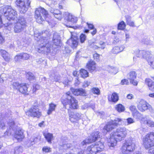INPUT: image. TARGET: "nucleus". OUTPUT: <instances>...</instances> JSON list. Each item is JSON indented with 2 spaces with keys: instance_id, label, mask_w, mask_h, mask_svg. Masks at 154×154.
Instances as JSON below:
<instances>
[{
  "instance_id": "nucleus-1",
  "label": "nucleus",
  "mask_w": 154,
  "mask_h": 154,
  "mask_svg": "<svg viewBox=\"0 0 154 154\" xmlns=\"http://www.w3.org/2000/svg\"><path fill=\"white\" fill-rule=\"evenodd\" d=\"M127 133V129L124 127L119 128L112 132L110 137L107 139L108 145L110 149H112L116 146L117 141L124 140Z\"/></svg>"
},
{
  "instance_id": "nucleus-2",
  "label": "nucleus",
  "mask_w": 154,
  "mask_h": 154,
  "mask_svg": "<svg viewBox=\"0 0 154 154\" xmlns=\"http://www.w3.org/2000/svg\"><path fill=\"white\" fill-rule=\"evenodd\" d=\"M124 122H125V125H128L134 123L135 121L131 118H128L124 120L116 118L114 120H111L108 122L104 127L102 132L104 134H106L107 132L115 128L118 125H122Z\"/></svg>"
},
{
  "instance_id": "nucleus-3",
  "label": "nucleus",
  "mask_w": 154,
  "mask_h": 154,
  "mask_svg": "<svg viewBox=\"0 0 154 154\" xmlns=\"http://www.w3.org/2000/svg\"><path fill=\"white\" fill-rule=\"evenodd\" d=\"M8 124L9 128H7L5 133V135H13L18 141H21L23 138L24 136L21 130H17V126L15 122V119L12 118L11 119H9L8 121Z\"/></svg>"
},
{
  "instance_id": "nucleus-4",
  "label": "nucleus",
  "mask_w": 154,
  "mask_h": 154,
  "mask_svg": "<svg viewBox=\"0 0 154 154\" xmlns=\"http://www.w3.org/2000/svg\"><path fill=\"white\" fill-rule=\"evenodd\" d=\"M47 31L45 32L42 33V37L39 35L38 36V38L40 39L38 41V51L39 53H48L50 51V48L51 46L49 45V42L48 41V37L50 35L49 34L47 35V37H45L44 35L47 33ZM38 38V37H37Z\"/></svg>"
},
{
  "instance_id": "nucleus-5",
  "label": "nucleus",
  "mask_w": 154,
  "mask_h": 154,
  "mask_svg": "<svg viewBox=\"0 0 154 154\" xmlns=\"http://www.w3.org/2000/svg\"><path fill=\"white\" fill-rule=\"evenodd\" d=\"M61 101L65 109H66L67 105H69V108L71 109H76L78 107L77 100L72 96L69 92L65 94V98H62Z\"/></svg>"
},
{
  "instance_id": "nucleus-6",
  "label": "nucleus",
  "mask_w": 154,
  "mask_h": 154,
  "mask_svg": "<svg viewBox=\"0 0 154 154\" xmlns=\"http://www.w3.org/2000/svg\"><path fill=\"white\" fill-rule=\"evenodd\" d=\"M1 12L6 17L7 19L9 21L13 20L17 21L18 20L17 12L12 8L9 5H5L1 9Z\"/></svg>"
},
{
  "instance_id": "nucleus-7",
  "label": "nucleus",
  "mask_w": 154,
  "mask_h": 154,
  "mask_svg": "<svg viewBox=\"0 0 154 154\" xmlns=\"http://www.w3.org/2000/svg\"><path fill=\"white\" fill-rule=\"evenodd\" d=\"M49 16L48 11L44 8L40 7L36 9L35 17L36 21L38 23H41L45 19L47 20V18Z\"/></svg>"
},
{
  "instance_id": "nucleus-8",
  "label": "nucleus",
  "mask_w": 154,
  "mask_h": 154,
  "mask_svg": "<svg viewBox=\"0 0 154 154\" xmlns=\"http://www.w3.org/2000/svg\"><path fill=\"white\" fill-rule=\"evenodd\" d=\"M104 147L103 143L99 141L88 146L86 151L88 154H96L97 152L102 151Z\"/></svg>"
},
{
  "instance_id": "nucleus-9",
  "label": "nucleus",
  "mask_w": 154,
  "mask_h": 154,
  "mask_svg": "<svg viewBox=\"0 0 154 154\" xmlns=\"http://www.w3.org/2000/svg\"><path fill=\"white\" fill-rule=\"evenodd\" d=\"M17 23L15 24L14 32L15 33H19L23 31L26 26V22L22 16H20L17 21Z\"/></svg>"
},
{
  "instance_id": "nucleus-10",
  "label": "nucleus",
  "mask_w": 154,
  "mask_h": 154,
  "mask_svg": "<svg viewBox=\"0 0 154 154\" xmlns=\"http://www.w3.org/2000/svg\"><path fill=\"white\" fill-rule=\"evenodd\" d=\"M16 3L19 7L20 13L24 14L28 9L30 1L29 0H17Z\"/></svg>"
},
{
  "instance_id": "nucleus-11",
  "label": "nucleus",
  "mask_w": 154,
  "mask_h": 154,
  "mask_svg": "<svg viewBox=\"0 0 154 154\" xmlns=\"http://www.w3.org/2000/svg\"><path fill=\"white\" fill-rule=\"evenodd\" d=\"M143 144L146 149L154 146V133L151 132L146 135L143 139Z\"/></svg>"
},
{
  "instance_id": "nucleus-12",
  "label": "nucleus",
  "mask_w": 154,
  "mask_h": 154,
  "mask_svg": "<svg viewBox=\"0 0 154 154\" xmlns=\"http://www.w3.org/2000/svg\"><path fill=\"white\" fill-rule=\"evenodd\" d=\"M13 88L17 89L20 92L23 94H28V85L25 83H19L17 82H14L12 84Z\"/></svg>"
},
{
  "instance_id": "nucleus-13",
  "label": "nucleus",
  "mask_w": 154,
  "mask_h": 154,
  "mask_svg": "<svg viewBox=\"0 0 154 154\" xmlns=\"http://www.w3.org/2000/svg\"><path fill=\"white\" fill-rule=\"evenodd\" d=\"M137 107L138 109L141 112H143L148 109L151 112H153V110L151 106L143 100H141L138 103Z\"/></svg>"
},
{
  "instance_id": "nucleus-14",
  "label": "nucleus",
  "mask_w": 154,
  "mask_h": 154,
  "mask_svg": "<svg viewBox=\"0 0 154 154\" xmlns=\"http://www.w3.org/2000/svg\"><path fill=\"white\" fill-rule=\"evenodd\" d=\"M69 119L72 122H74L82 119L83 121L87 118L86 116L82 115L80 113L75 112H69Z\"/></svg>"
},
{
  "instance_id": "nucleus-15",
  "label": "nucleus",
  "mask_w": 154,
  "mask_h": 154,
  "mask_svg": "<svg viewBox=\"0 0 154 154\" xmlns=\"http://www.w3.org/2000/svg\"><path fill=\"white\" fill-rule=\"evenodd\" d=\"M26 114L29 116L37 118H39L42 115L41 112L37 106H32L26 112Z\"/></svg>"
},
{
  "instance_id": "nucleus-16",
  "label": "nucleus",
  "mask_w": 154,
  "mask_h": 154,
  "mask_svg": "<svg viewBox=\"0 0 154 154\" xmlns=\"http://www.w3.org/2000/svg\"><path fill=\"white\" fill-rule=\"evenodd\" d=\"M100 134H101L98 131H95L91 134L90 136L88 139L83 140L81 143L82 145L84 146L87 143L95 141L98 138L100 137Z\"/></svg>"
},
{
  "instance_id": "nucleus-17",
  "label": "nucleus",
  "mask_w": 154,
  "mask_h": 154,
  "mask_svg": "<svg viewBox=\"0 0 154 154\" xmlns=\"http://www.w3.org/2000/svg\"><path fill=\"white\" fill-rule=\"evenodd\" d=\"M63 17L64 20L68 22L74 23H76L78 21V18L77 17L68 12H64Z\"/></svg>"
},
{
  "instance_id": "nucleus-18",
  "label": "nucleus",
  "mask_w": 154,
  "mask_h": 154,
  "mask_svg": "<svg viewBox=\"0 0 154 154\" xmlns=\"http://www.w3.org/2000/svg\"><path fill=\"white\" fill-rule=\"evenodd\" d=\"M136 54L138 57L143 58L146 60L149 56L152 57V54L149 51H146L144 50H140L138 49L136 50Z\"/></svg>"
},
{
  "instance_id": "nucleus-19",
  "label": "nucleus",
  "mask_w": 154,
  "mask_h": 154,
  "mask_svg": "<svg viewBox=\"0 0 154 154\" xmlns=\"http://www.w3.org/2000/svg\"><path fill=\"white\" fill-rule=\"evenodd\" d=\"M78 38L76 35L74 36L72 33L71 38L67 41V43L72 48H75L77 47L78 44Z\"/></svg>"
},
{
  "instance_id": "nucleus-20",
  "label": "nucleus",
  "mask_w": 154,
  "mask_h": 154,
  "mask_svg": "<svg viewBox=\"0 0 154 154\" xmlns=\"http://www.w3.org/2000/svg\"><path fill=\"white\" fill-rule=\"evenodd\" d=\"M49 11L53 15L59 20H61L63 18L61 12L59 10L53 8L49 9Z\"/></svg>"
},
{
  "instance_id": "nucleus-21",
  "label": "nucleus",
  "mask_w": 154,
  "mask_h": 154,
  "mask_svg": "<svg viewBox=\"0 0 154 154\" xmlns=\"http://www.w3.org/2000/svg\"><path fill=\"white\" fill-rule=\"evenodd\" d=\"M52 42L53 44L52 46L54 48H56V47H55V46H60L61 44V40L60 39V35L56 32H55L54 33Z\"/></svg>"
},
{
  "instance_id": "nucleus-22",
  "label": "nucleus",
  "mask_w": 154,
  "mask_h": 154,
  "mask_svg": "<svg viewBox=\"0 0 154 154\" xmlns=\"http://www.w3.org/2000/svg\"><path fill=\"white\" fill-rule=\"evenodd\" d=\"M137 74L134 71L131 72L128 76V79L130 80V82L134 85H137V82L135 80L136 78Z\"/></svg>"
},
{
  "instance_id": "nucleus-23",
  "label": "nucleus",
  "mask_w": 154,
  "mask_h": 154,
  "mask_svg": "<svg viewBox=\"0 0 154 154\" xmlns=\"http://www.w3.org/2000/svg\"><path fill=\"white\" fill-rule=\"evenodd\" d=\"M141 122L144 124L146 125L149 127H154V122L149 119L147 116L144 117L141 119Z\"/></svg>"
},
{
  "instance_id": "nucleus-24",
  "label": "nucleus",
  "mask_w": 154,
  "mask_h": 154,
  "mask_svg": "<svg viewBox=\"0 0 154 154\" xmlns=\"http://www.w3.org/2000/svg\"><path fill=\"white\" fill-rule=\"evenodd\" d=\"M9 117L8 114L4 115V114L2 113L1 118L0 119V128L2 130H4L7 128V126L5 123V120L4 119H5L6 118Z\"/></svg>"
},
{
  "instance_id": "nucleus-25",
  "label": "nucleus",
  "mask_w": 154,
  "mask_h": 154,
  "mask_svg": "<svg viewBox=\"0 0 154 154\" xmlns=\"http://www.w3.org/2000/svg\"><path fill=\"white\" fill-rule=\"evenodd\" d=\"M71 90L73 94L76 96L80 95L84 96H85L86 94L85 90L82 88L75 89L73 88H71Z\"/></svg>"
},
{
  "instance_id": "nucleus-26",
  "label": "nucleus",
  "mask_w": 154,
  "mask_h": 154,
  "mask_svg": "<svg viewBox=\"0 0 154 154\" xmlns=\"http://www.w3.org/2000/svg\"><path fill=\"white\" fill-rule=\"evenodd\" d=\"M125 48L124 46H115L111 50V52L113 54H117L122 51Z\"/></svg>"
},
{
  "instance_id": "nucleus-27",
  "label": "nucleus",
  "mask_w": 154,
  "mask_h": 154,
  "mask_svg": "<svg viewBox=\"0 0 154 154\" xmlns=\"http://www.w3.org/2000/svg\"><path fill=\"white\" fill-rule=\"evenodd\" d=\"M145 81L149 89L152 91H154V82L149 78L146 79Z\"/></svg>"
},
{
  "instance_id": "nucleus-28",
  "label": "nucleus",
  "mask_w": 154,
  "mask_h": 154,
  "mask_svg": "<svg viewBox=\"0 0 154 154\" xmlns=\"http://www.w3.org/2000/svg\"><path fill=\"white\" fill-rule=\"evenodd\" d=\"M0 54L6 61H9L10 59L9 55L7 51L4 50H0Z\"/></svg>"
},
{
  "instance_id": "nucleus-29",
  "label": "nucleus",
  "mask_w": 154,
  "mask_h": 154,
  "mask_svg": "<svg viewBox=\"0 0 154 154\" xmlns=\"http://www.w3.org/2000/svg\"><path fill=\"white\" fill-rule=\"evenodd\" d=\"M87 67L91 72L94 70L96 68V64L94 61L91 60L87 63Z\"/></svg>"
},
{
  "instance_id": "nucleus-30",
  "label": "nucleus",
  "mask_w": 154,
  "mask_h": 154,
  "mask_svg": "<svg viewBox=\"0 0 154 154\" xmlns=\"http://www.w3.org/2000/svg\"><path fill=\"white\" fill-rule=\"evenodd\" d=\"M125 19L127 24L131 27H134L135 23L134 21L131 20V17L129 15L125 16Z\"/></svg>"
},
{
  "instance_id": "nucleus-31",
  "label": "nucleus",
  "mask_w": 154,
  "mask_h": 154,
  "mask_svg": "<svg viewBox=\"0 0 154 154\" xmlns=\"http://www.w3.org/2000/svg\"><path fill=\"white\" fill-rule=\"evenodd\" d=\"M23 151V148L21 146H17L11 152V154H20Z\"/></svg>"
},
{
  "instance_id": "nucleus-32",
  "label": "nucleus",
  "mask_w": 154,
  "mask_h": 154,
  "mask_svg": "<svg viewBox=\"0 0 154 154\" xmlns=\"http://www.w3.org/2000/svg\"><path fill=\"white\" fill-rule=\"evenodd\" d=\"M106 70L109 73L115 74L118 72V69L117 68L110 66H108L106 68Z\"/></svg>"
},
{
  "instance_id": "nucleus-33",
  "label": "nucleus",
  "mask_w": 154,
  "mask_h": 154,
  "mask_svg": "<svg viewBox=\"0 0 154 154\" xmlns=\"http://www.w3.org/2000/svg\"><path fill=\"white\" fill-rule=\"evenodd\" d=\"M45 138L47 141L50 143H51V140L53 138V134L50 133H44L43 134Z\"/></svg>"
},
{
  "instance_id": "nucleus-34",
  "label": "nucleus",
  "mask_w": 154,
  "mask_h": 154,
  "mask_svg": "<svg viewBox=\"0 0 154 154\" xmlns=\"http://www.w3.org/2000/svg\"><path fill=\"white\" fill-rule=\"evenodd\" d=\"M141 41L143 44H146L147 45H154V43L152 41H151L149 39L146 38H143Z\"/></svg>"
},
{
  "instance_id": "nucleus-35",
  "label": "nucleus",
  "mask_w": 154,
  "mask_h": 154,
  "mask_svg": "<svg viewBox=\"0 0 154 154\" xmlns=\"http://www.w3.org/2000/svg\"><path fill=\"white\" fill-rule=\"evenodd\" d=\"M146 60L149 65L152 68L154 69V56L152 55L151 57L149 56Z\"/></svg>"
},
{
  "instance_id": "nucleus-36",
  "label": "nucleus",
  "mask_w": 154,
  "mask_h": 154,
  "mask_svg": "<svg viewBox=\"0 0 154 154\" xmlns=\"http://www.w3.org/2000/svg\"><path fill=\"white\" fill-rule=\"evenodd\" d=\"M56 107V104L53 103L50 104H49V109L47 112V114L48 115H50L52 113L53 111H54Z\"/></svg>"
},
{
  "instance_id": "nucleus-37",
  "label": "nucleus",
  "mask_w": 154,
  "mask_h": 154,
  "mask_svg": "<svg viewBox=\"0 0 154 154\" xmlns=\"http://www.w3.org/2000/svg\"><path fill=\"white\" fill-rule=\"evenodd\" d=\"M88 46L94 49H96L100 48L99 47L96 45V42L92 40L88 41Z\"/></svg>"
},
{
  "instance_id": "nucleus-38",
  "label": "nucleus",
  "mask_w": 154,
  "mask_h": 154,
  "mask_svg": "<svg viewBox=\"0 0 154 154\" xmlns=\"http://www.w3.org/2000/svg\"><path fill=\"white\" fill-rule=\"evenodd\" d=\"M109 100H110L113 102H116L119 100L118 96L117 94L115 92L112 94L111 98H109Z\"/></svg>"
},
{
  "instance_id": "nucleus-39",
  "label": "nucleus",
  "mask_w": 154,
  "mask_h": 154,
  "mask_svg": "<svg viewBox=\"0 0 154 154\" xmlns=\"http://www.w3.org/2000/svg\"><path fill=\"white\" fill-rule=\"evenodd\" d=\"M115 109L119 112H122L125 110L124 106L121 104H119L116 106Z\"/></svg>"
},
{
  "instance_id": "nucleus-40",
  "label": "nucleus",
  "mask_w": 154,
  "mask_h": 154,
  "mask_svg": "<svg viewBox=\"0 0 154 154\" xmlns=\"http://www.w3.org/2000/svg\"><path fill=\"white\" fill-rule=\"evenodd\" d=\"M126 26V25L125 22L123 21H122L118 23V29L123 30L125 29Z\"/></svg>"
},
{
  "instance_id": "nucleus-41",
  "label": "nucleus",
  "mask_w": 154,
  "mask_h": 154,
  "mask_svg": "<svg viewBox=\"0 0 154 154\" xmlns=\"http://www.w3.org/2000/svg\"><path fill=\"white\" fill-rule=\"evenodd\" d=\"M80 74L82 77L85 78L88 75V73L87 71L83 69H82L80 71Z\"/></svg>"
},
{
  "instance_id": "nucleus-42",
  "label": "nucleus",
  "mask_w": 154,
  "mask_h": 154,
  "mask_svg": "<svg viewBox=\"0 0 154 154\" xmlns=\"http://www.w3.org/2000/svg\"><path fill=\"white\" fill-rule=\"evenodd\" d=\"M26 76L27 79L30 81L33 79L35 78L33 74L30 72L27 73L26 74Z\"/></svg>"
},
{
  "instance_id": "nucleus-43",
  "label": "nucleus",
  "mask_w": 154,
  "mask_h": 154,
  "mask_svg": "<svg viewBox=\"0 0 154 154\" xmlns=\"http://www.w3.org/2000/svg\"><path fill=\"white\" fill-rule=\"evenodd\" d=\"M142 114L137 111L132 116L135 118L140 119L141 120V119L143 117H142Z\"/></svg>"
},
{
  "instance_id": "nucleus-44",
  "label": "nucleus",
  "mask_w": 154,
  "mask_h": 154,
  "mask_svg": "<svg viewBox=\"0 0 154 154\" xmlns=\"http://www.w3.org/2000/svg\"><path fill=\"white\" fill-rule=\"evenodd\" d=\"M22 54L17 55L14 58V60L16 62H19L21 60L23 59Z\"/></svg>"
},
{
  "instance_id": "nucleus-45",
  "label": "nucleus",
  "mask_w": 154,
  "mask_h": 154,
  "mask_svg": "<svg viewBox=\"0 0 154 154\" xmlns=\"http://www.w3.org/2000/svg\"><path fill=\"white\" fill-rule=\"evenodd\" d=\"M129 109L132 112V115L137 111L136 107L132 105L131 106L129 107Z\"/></svg>"
},
{
  "instance_id": "nucleus-46",
  "label": "nucleus",
  "mask_w": 154,
  "mask_h": 154,
  "mask_svg": "<svg viewBox=\"0 0 154 154\" xmlns=\"http://www.w3.org/2000/svg\"><path fill=\"white\" fill-rule=\"evenodd\" d=\"M86 39V36L84 34H82L80 37V42L81 43H83L84 42Z\"/></svg>"
},
{
  "instance_id": "nucleus-47",
  "label": "nucleus",
  "mask_w": 154,
  "mask_h": 154,
  "mask_svg": "<svg viewBox=\"0 0 154 154\" xmlns=\"http://www.w3.org/2000/svg\"><path fill=\"white\" fill-rule=\"evenodd\" d=\"M92 91L94 94H100V90L98 88H92Z\"/></svg>"
},
{
  "instance_id": "nucleus-48",
  "label": "nucleus",
  "mask_w": 154,
  "mask_h": 154,
  "mask_svg": "<svg viewBox=\"0 0 154 154\" xmlns=\"http://www.w3.org/2000/svg\"><path fill=\"white\" fill-rule=\"evenodd\" d=\"M40 88V86L39 85L35 84L33 86L32 91L33 93L35 92L37 90H38Z\"/></svg>"
},
{
  "instance_id": "nucleus-49",
  "label": "nucleus",
  "mask_w": 154,
  "mask_h": 154,
  "mask_svg": "<svg viewBox=\"0 0 154 154\" xmlns=\"http://www.w3.org/2000/svg\"><path fill=\"white\" fill-rule=\"evenodd\" d=\"M22 57H23V60H26L28 59L29 57V55L26 53H22Z\"/></svg>"
},
{
  "instance_id": "nucleus-50",
  "label": "nucleus",
  "mask_w": 154,
  "mask_h": 154,
  "mask_svg": "<svg viewBox=\"0 0 154 154\" xmlns=\"http://www.w3.org/2000/svg\"><path fill=\"white\" fill-rule=\"evenodd\" d=\"M93 57L94 59L97 61H99L100 60V55L97 53H95L93 54Z\"/></svg>"
},
{
  "instance_id": "nucleus-51",
  "label": "nucleus",
  "mask_w": 154,
  "mask_h": 154,
  "mask_svg": "<svg viewBox=\"0 0 154 154\" xmlns=\"http://www.w3.org/2000/svg\"><path fill=\"white\" fill-rule=\"evenodd\" d=\"M72 145L70 143H67L66 144H63V149H66L67 148H70Z\"/></svg>"
},
{
  "instance_id": "nucleus-52",
  "label": "nucleus",
  "mask_w": 154,
  "mask_h": 154,
  "mask_svg": "<svg viewBox=\"0 0 154 154\" xmlns=\"http://www.w3.org/2000/svg\"><path fill=\"white\" fill-rule=\"evenodd\" d=\"M42 150L45 152H49L51 151V149L49 147L45 146L42 148Z\"/></svg>"
},
{
  "instance_id": "nucleus-53",
  "label": "nucleus",
  "mask_w": 154,
  "mask_h": 154,
  "mask_svg": "<svg viewBox=\"0 0 154 154\" xmlns=\"http://www.w3.org/2000/svg\"><path fill=\"white\" fill-rule=\"evenodd\" d=\"M90 84V82L88 81H85L83 83L82 87L84 88L87 87H88Z\"/></svg>"
},
{
  "instance_id": "nucleus-54",
  "label": "nucleus",
  "mask_w": 154,
  "mask_h": 154,
  "mask_svg": "<svg viewBox=\"0 0 154 154\" xmlns=\"http://www.w3.org/2000/svg\"><path fill=\"white\" fill-rule=\"evenodd\" d=\"M128 84V80L127 79H124L122 80L121 84L122 85H127Z\"/></svg>"
},
{
  "instance_id": "nucleus-55",
  "label": "nucleus",
  "mask_w": 154,
  "mask_h": 154,
  "mask_svg": "<svg viewBox=\"0 0 154 154\" xmlns=\"http://www.w3.org/2000/svg\"><path fill=\"white\" fill-rule=\"evenodd\" d=\"M99 44L100 46V48L102 49H104L105 48L106 44L105 42L100 41V42Z\"/></svg>"
},
{
  "instance_id": "nucleus-56",
  "label": "nucleus",
  "mask_w": 154,
  "mask_h": 154,
  "mask_svg": "<svg viewBox=\"0 0 154 154\" xmlns=\"http://www.w3.org/2000/svg\"><path fill=\"white\" fill-rule=\"evenodd\" d=\"M148 154H154V148L152 147L148 150Z\"/></svg>"
},
{
  "instance_id": "nucleus-57",
  "label": "nucleus",
  "mask_w": 154,
  "mask_h": 154,
  "mask_svg": "<svg viewBox=\"0 0 154 154\" xmlns=\"http://www.w3.org/2000/svg\"><path fill=\"white\" fill-rule=\"evenodd\" d=\"M36 62L38 64H40L42 63L43 62H45V63H46V60H43L42 59H40L36 60Z\"/></svg>"
},
{
  "instance_id": "nucleus-58",
  "label": "nucleus",
  "mask_w": 154,
  "mask_h": 154,
  "mask_svg": "<svg viewBox=\"0 0 154 154\" xmlns=\"http://www.w3.org/2000/svg\"><path fill=\"white\" fill-rule=\"evenodd\" d=\"M85 23L86 25L88 26V27L90 29H94V26L92 24H89L88 23Z\"/></svg>"
},
{
  "instance_id": "nucleus-59",
  "label": "nucleus",
  "mask_w": 154,
  "mask_h": 154,
  "mask_svg": "<svg viewBox=\"0 0 154 154\" xmlns=\"http://www.w3.org/2000/svg\"><path fill=\"white\" fill-rule=\"evenodd\" d=\"M24 42H20V41L18 40L17 41V44H18V45L20 46H26V45H25L24 43H23Z\"/></svg>"
},
{
  "instance_id": "nucleus-60",
  "label": "nucleus",
  "mask_w": 154,
  "mask_h": 154,
  "mask_svg": "<svg viewBox=\"0 0 154 154\" xmlns=\"http://www.w3.org/2000/svg\"><path fill=\"white\" fill-rule=\"evenodd\" d=\"M4 42V39L3 38L1 33H0V44H1Z\"/></svg>"
},
{
  "instance_id": "nucleus-61",
  "label": "nucleus",
  "mask_w": 154,
  "mask_h": 154,
  "mask_svg": "<svg viewBox=\"0 0 154 154\" xmlns=\"http://www.w3.org/2000/svg\"><path fill=\"white\" fill-rule=\"evenodd\" d=\"M52 77L51 76H50V79L51 80H51V81L52 82H53L54 81H55V82H57V81H58V80L60 79L59 78H54V79L52 80Z\"/></svg>"
},
{
  "instance_id": "nucleus-62",
  "label": "nucleus",
  "mask_w": 154,
  "mask_h": 154,
  "mask_svg": "<svg viewBox=\"0 0 154 154\" xmlns=\"http://www.w3.org/2000/svg\"><path fill=\"white\" fill-rule=\"evenodd\" d=\"M127 97L128 99H131L133 97V95L131 94H129L127 95Z\"/></svg>"
},
{
  "instance_id": "nucleus-63",
  "label": "nucleus",
  "mask_w": 154,
  "mask_h": 154,
  "mask_svg": "<svg viewBox=\"0 0 154 154\" xmlns=\"http://www.w3.org/2000/svg\"><path fill=\"white\" fill-rule=\"evenodd\" d=\"M5 74H2V78H1V75L0 74V82L2 83L3 82V79H2L3 76H4Z\"/></svg>"
},
{
  "instance_id": "nucleus-64",
  "label": "nucleus",
  "mask_w": 154,
  "mask_h": 154,
  "mask_svg": "<svg viewBox=\"0 0 154 154\" xmlns=\"http://www.w3.org/2000/svg\"><path fill=\"white\" fill-rule=\"evenodd\" d=\"M68 80L67 79H66V80L63 82V84L65 85H68Z\"/></svg>"
}]
</instances>
